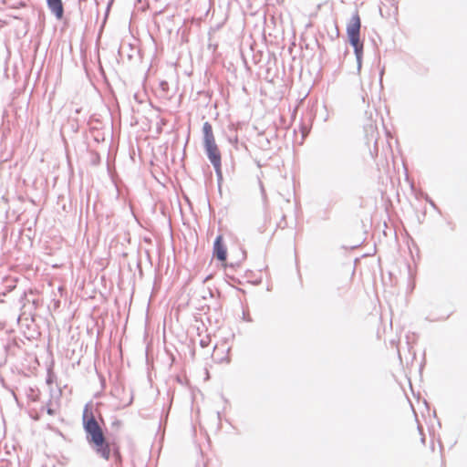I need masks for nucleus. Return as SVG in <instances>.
I'll return each mask as SVG.
<instances>
[{
    "instance_id": "20e7f679",
    "label": "nucleus",
    "mask_w": 467,
    "mask_h": 467,
    "mask_svg": "<svg viewBox=\"0 0 467 467\" xmlns=\"http://www.w3.org/2000/svg\"><path fill=\"white\" fill-rule=\"evenodd\" d=\"M213 255L221 263L223 268L227 266V248L223 244V235H218L216 237L213 244Z\"/></svg>"
},
{
    "instance_id": "423d86ee",
    "label": "nucleus",
    "mask_w": 467,
    "mask_h": 467,
    "mask_svg": "<svg viewBox=\"0 0 467 467\" xmlns=\"http://www.w3.org/2000/svg\"><path fill=\"white\" fill-rule=\"evenodd\" d=\"M202 133H203V143L215 140L213 131V127H212L211 123H209V122L203 123Z\"/></svg>"
},
{
    "instance_id": "39448f33",
    "label": "nucleus",
    "mask_w": 467,
    "mask_h": 467,
    "mask_svg": "<svg viewBox=\"0 0 467 467\" xmlns=\"http://www.w3.org/2000/svg\"><path fill=\"white\" fill-rule=\"evenodd\" d=\"M47 2L51 12L57 18L61 19L64 14L62 0H47Z\"/></svg>"
},
{
    "instance_id": "f257e3e1",
    "label": "nucleus",
    "mask_w": 467,
    "mask_h": 467,
    "mask_svg": "<svg viewBox=\"0 0 467 467\" xmlns=\"http://www.w3.org/2000/svg\"><path fill=\"white\" fill-rule=\"evenodd\" d=\"M82 418L88 441L93 445L96 452L100 457L104 460H109L110 457V446L107 442L104 432L88 406L85 407Z\"/></svg>"
},
{
    "instance_id": "7ed1b4c3",
    "label": "nucleus",
    "mask_w": 467,
    "mask_h": 467,
    "mask_svg": "<svg viewBox=\"0 0 467 467\" xmlns=\"http://www.w3.org/2000/svg\"><path fill=\"white\" fill-rule=\"evenodd\" d=\"M203 147L217 176L222 177V154L216 141L203 143Z\"/></svg>"
},
{
    "instance_id": "f03ea898",
    "label": "nucleus",
    "mask_w": 467,
    "mask_h": 467,
    "mask_svg": "<svg viewBox=\"0 0 467 467\" xmlns=\"http://www.w3.org/2000/svg\"><path fill=\"white\" fill-rule=\"evenodd\" d=\"M360 28L361 19L357 11L347 24V35L358 61L361 59L363 54V42L360 40Z\"/></svg>"
}]
</instances>
